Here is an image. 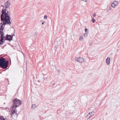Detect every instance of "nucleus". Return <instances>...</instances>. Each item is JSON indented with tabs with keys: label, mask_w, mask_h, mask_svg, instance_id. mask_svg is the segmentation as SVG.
Returning a JSON list of instances; mask_svg holds the SVG:
<instances>
[{
	"label": "nucleus",
	"mask_w": 120,
	"mask_h": 120,
	"mask_svg": "<svg viewBox=\"0 0 120 120\" xmlns=\"http://www.w3.org/2000/svg\"><path fill=\"white\" fill-rule=\"evenodd\" d=\"M8 61L6 60L5 58L2 57L0 58V67L4 69L7 68L8 67Z\"/></svg>",
	"instance_id": "nucleus-1"
},
{
	"label": "nucleus",
	"mask_w": 120,
	"mask_h": 120,
	"mask_svg": "<svg viewBox=\"0 0 120 120\" xmlns=\"http://www.w3.org/2000/svg\"><path fill=\"white\" fill-rule=\"evenodd\" d=\"M22 101L16 98L13 99L12 101L13 108H16L21 105Z\"/></svg>",
	"instance_id": "nucleus-2"
},
{
	"label": "nucleus",
	"mask_w": 120,
	"mask_h": 120,
	"mask_svg": "<svg viewBox=\"0 0 120 120\" xmlns=\"http://www.w3.org/2000/svg\"><path fill=\"white\" fill-rule=\"evenodd\" d=\"M14 34L13 35H12L7 34L6 35L5 37L1 38L0 42L3 43L5 42V40L9 41H10L12 40L13 36H14Z\"/></svg>",
	"instance_id": "nucleus-3"
},
{
	"label": "nucleus",
	"mask_w": 120,
	"mask_h": 120,
	"mask_svg": "<svg viewBox=\"0 0 120 120\" xmlns=\"http://www.w3.org/2000/svg\"><path fill=\"white\" fill-rule=\"evenodd\" d=\"M10 15H7L6 16H4L1 17V20L2 21H5V20H6L8 21V22L9 23V25L11 24V22L10 20H11V18L10 16Z\"/></svg>",
	"instance_id": "nucleus-4"
},
{
	"label": "nucleus",
	"mask_w": 120,
	"mask_h": 120,
	"mask_svg": "<svg viewBox=\"0 0 120 120\" xmlns=\"http://www.w3.org/2000/svg\"><path fill=\"white\" fill-rule=\"evenodd\" d=\"M4 8V7H3L2 10L1 11L2 14H1L0 15L1 17L6 16V15H9L10 12V11L7 10L6 8Z\"/></svg>",
	"instance_id": "nucleus-5"
},
{
	"label": "nucleus",
	"mask_w": 120,
	"mask_h": 120,
	"mask_svg": "<svg viewBox=\"0 0 120 120\" xmlns=\"http://www.w3.org/2000/svg\"><path fill=\"white\" fill-rule=\"evenodd\" d=\"M75 59V60L80 63L85 62L86 61V59L84 57H79L77 59L76 58Z\"/></svg>",
	"instance_id": "nucleus-6"
},
{
	"label": "nucleus",
	"mask_w": 120,
	"mask_h": 120,
	"mask_svg": "<svg viewBox=\"0 0 120 120\" xmlns=\"http://www.w3.org/2000/svg\"><path fill=\"white\" fill-rule=\"evenodd\" d=\"M3 22H2V25H1V26L0 27V30H2L3 31V30L4 29V26L5 25H6L7 24H8V25H9V23L8 22V21L6 20H5V21H3Z\"/></svg>",
	"instance_id": "nucleus-7"
},
{
	"label": "nucleus",
	"mask_w": 120,
	"mask_h": 120,
	"mask_svg": "<svg viewBox=\"0 0 120 120\" xmlns=\"http://www.w3.org/2000/svg\"><path fill=\"white\" fill-rule=\"evenodd\" d=\"M10 1L9 0H8L7 1L5 4V8H8L11 5Z\"/></svg>",
	"instance_id": "nucleus-8"
},
{
	"label": "nucleus",
	"mask_w": 120,
	"mask_h": 120,
	"mask_svg": "<svg viewBox=\"0 0 120 120\" xmlns=\"http://www.w3.org/2000/svg\"><path fill=\"white\" fill-rule=\"evenodd\" d=\"M12 109L11 110V112L12 113V115L14 113H15L16 114V115H17V114L16 113V112H17V110H16V108H13V106H12Z\"/></svg>",
	"instance_id": "nucleus-9"
},
{
	"label": "nucleus",
	"mask_w": 120,
	"mask_h": 120,
	"mask_svg": "<svg viewBox=\"0 0 120 120\" xmlns=\"http://www.w3.org/2000/svg\"><path fill=\"white\" fill-rule=\"evenodd\" d=\"M110 61V58L109 57H108L106 60V62L107 65H109V64Z\"/></svg>",
	"instance_id": "nucleus-10"
},
{
	"label": "nucleus",
	"mask_w": 120,
	"mask_h": 120,
	"mask_svg": "<svg viewBox=\"0 0 120 120\" xmlns=\"http://www.w3.org/2000/svg\"><path fill=\"white\" fill-rule=\"evenodd\" d=\"M2 31V30H0V34L1 35L0 36V38L5 37L4 36H3L4 34Z\"/></svg>",
	"instance_id": "nucleus-11"
},
{
	"label": "nucleus",
	"mask_w": 120,
	"mask_h": 120,
	"mask_svg": "<svg viewBox=\"0 0 120 120\" xmlns=\"http://www.w3.org/2000/svg\"><path fill=\"white\" fill-rule=\"evenodd\" d=\"M92 115V112H90L88 114H87V116H86V117L88 119L90 118L91 116Z\"/></svg>",
	"instance_id": "nucleus-12"
},
{
	"label": "nucleus",
	"mask_w": 120,
	"mask_h": 120,
	"mask_svg": "<svg viewBox=\"0 0 120 120\" xmlns=\"http://www.w3.org/2000/svg\"><path fill=\"white\" fill-rule=\"evenodd\" d=\"M7 120V119H5L4 117L2 116H0V120Z\"/></svg>",
	"instance_id": "nucleus-13"
},
{
	"label": "nucleus",
	"mask_w": 120,
	"mask_h": 120,
	"mask_svg": "<svg viewBox=\"0 0 120 120\" xmlns=\"http://www.w3.org/2000/svg\"><path fill=\"white\" fill-rule=\"evenodd\" d=\"M118 4V2L115 1L113 3H112V4H114L115 6L117 5Z\"/></svg>",
	"instance_id": "nucleus-14"
},
{
	"label": "nucleus",
	"mask_w": 120,
	"mask_h": 120,
	"mask_svg": "<svg viewBox=\"0 0 120 120\" xmlns=\"http://www.w3.org/2000/svg\"><path fill=\"white\" fill-rule=\"evenodd\" d=\"M36 107V106L35 104H33L32 105V107L34 109H35Z\"/></svg>",
	"instance_id": "nucleus-15"
},
{
	"label": "nucleus",
	"mask_w": 120,
	"mask_h": 120,
	"mask_svg": "<svg viewBox=\"0 0 120 120\" xmlns=\"http://www.w3.org/2000/svg\"><path fill=\"white\" fill-rule=\"evenodd\" d=\"M56 83L55 82H54V83L53 84H52V86H53L52 87H56L57 86V85H55Z\"/></svg>",
	"instance_id": "nucleus-16"
},
{
	"label": "nucleus",
	"mask_w": 120,
	"mask_h": 120,
	"mask_svg": "<svg viewBox=\"0 0 120 120\" xmlns=\"http://www.w3.org/2000/svg\"><path fill=\"white\" fill-rule=\"evenodd\" d=\"M83 37L82 36H81L80 37V38H79V39H80V40L82 41L83 40Z\"/></svg>",
	"instance_id": "nucleus-17"
},
{
	"label": "nucleus",
	"mask_w": 120,
	"mask_h": 120,
	"mask_svg": "<svg viewBox=\"0 0 120 120\" xmlns=\"http://www.w3.org/2000/svg\"><path fill=\"white\" fill-rule=\"evenodd\" d=\"M88 33H85L84 34V37H86L87 36V34H88Z\"/></svg>",
	"instance_id": "nucleus-18"
},
{
	"label": "nucleus",
	"mask_w": 120,
	"mask_h": 120,
	"mask_svg": "<svg viewBox=\"0 0 120 120\" xmlns=\"http://www.w3.org/2000/svg\"><path fill=\"white\" fill-rule=\"evenodd\" d=\"M85 31L86 32V33H88V29H87L85 28Z\"/></svg>",
	"instance_id": "nucleus-19"
},
{
	"label": "nucleus",
	"mask_w": 120,
	"mask_h": 120,
	"mask_svg": "<svg viewBox=\"0 0 120 120\" xmlns=\"http://www.w3.org/2000/svg\"><path fill=\"white\" fill-rule=\"evenodd\" d=\"M47 16L46 15H45L44 17V19H45L47 18Z\"/></svg>",
	"instance_id": "nucleus-20"
},
{
	"label": "nucleus",
	"mask_w": 120,
	"mask_h": 120,
	"mask_svg": "<svg viewBox=\"0 0 120 120\" xmlns=\"http://www.w3.org/2000/svg\"><path fill=\"white\" fill-rule=\"evenodd\" d=\"M92 21L93 23H94L95 21V20L94 19V18H92Z\"/></svg>",
	"instance_id": "nucleus-21"
},
{
	"label": "nucleus",
	"mask_w": 120,
	"mask_h": 120,
	"mask_svg": "<svg viewBox=\"0 0 120 120\" xmlns=\"http://www.w3.org/2000/svg\"><path fill=\"white\" fill-rule=\"evenodd\" d=\"M112 6L113 8H114L115 7V6H116L114 4H112Z\"/></svg>",
	"instance_id": "nucleus-22"
},
{
	"label": "nucleus",
	"mask_w": 120,
	"mask_h": 120,
	"mask_svg": "<svg viewBox=\"0 0 120 120\" xmlns=\"http://www.w3.org/2000/svg\"><path fill=\"white\" fill-rule=\"evenodd\" d=\"M93 17H95V16H96V14L95 13H94L93 14Z\"/></svg>",
	"instance_id": "nucleus-23"
},
{
	"label": "nucleus",
	"mask_w": 120,
	"mask_h": 120,
	"mask_svg": "<svg viewBox=\"0 0 120 120\" xmlns=\"http://www.w3.org/2000/svg\"><path fill=\"white\" fill-rule=\"evenodd\" d=\"M47 77H46V78H44V80H47Z\"/></svg>",
	"instance_id": "nucleus-24"
},
{
	"label": "nucleus",
	"mask_w": 120,
	"mask_h": 120,
	"mask_svg": "<svg viewBox=\"0 0 120 120\" xmlns=\"http://www.w3.org/2000/svg\"><path fill=\"white\" fill-rule=\"evenodd\" d=\"M2 22H1L0 23V27L1 26V25H2Z\"/></svg>",
	"instance_id": "nucleus-25"
},
{
	"label": "nucleus",
	"mask_w": 120,
	"mask_h": 120,
	"mask_svg": "<svg viewBox=\"0 0 120 120\" xmlns=\"http://www.w3.org/2000/svg\"><path fill=\"white\" fill-rule=\"evenodd\" d=\"M44 22H42V25H43L44 24Z\"/></svg>",
	"instance_id": "nucleus-26"
},
{
	"label": "nucleus",
	"mask_w": 120,
	"mask_h": 120,
	"mask_svg": "<svg viewBox=\"0 0 120 120\" xmlns=\"http://www.w3.org/2000/svg\"><path fill=\"white\" fill-rule=\"evenodd\" d=\"M3 43H2L1 42H0V45H2V44Z\"/></svg>",
	"instance_id": "nucleus-27"
},
{
	"label": "nucleus",
	"mask_w": 120,
	"mask_h": 120,
	"mask_svg": "<svg viewBox=\"0 0 120 120\" xmlns=\"http://www.w3.org/2000/svg\"><path fill=\"white\" fill-rule=\"evenodd\" d=\"M52 61H50V64H51V62H52Z\"/></svg>",
	"instance_id": "nucleus-28"
},
{
	"label": "nucleus",
	"mask_w": 120,
	"mask_h": 120,
	"mask_svg": "<svg viewBox=\"0 0 120 120\" xmlns=\"http://www.w3.org/2000/svg\"><path fill=\"white\" fill-rule=\"evenodd\" d=\"M92 43H91L90 44V45H92Z\"/></svg>",
	"instance_id": "nucleus-29"
},
{
	"label": "nucleus",
	"mask_w": 120,
	"mask_h": 120,
	"mask_svg": "<svg viewBox=\"0 0 120 120\" xmlns=\"http://www.w3.org/2000/svg\"><path fill=\"white\" fill-rule=\"evenodd\" d=\"M38 82H40V81L39 80H38Z\"/></svg>",
	"instance_id": "nucleus-30"
},
{
	"label": "nucleus",
	"mask_w": 120,
	"mask_h": 120,
	"mask_svg": "<svg viewBox=\"0 0 120 120\" xmlns=\"http://www.w3.org/2000/svg\"><path fill=\"white\" fill-rule=\"evenodd\" d=\"M1 6L2 7H4V6H3V5H1Z\"/></svg>",
	"instance_id": "nucleus-31"
},
{
	"label": "nucleus",
	"mask_w": 120,
	"mask_h": 120,
	"mask_svg": "<svg viewBox=\"0 0 120 120\" xmlns=\"http://www.w3.org/2000/svg\"><path fill=\"white\" fill-rule=\"evenodd\" d=\"M56 46H55V47L56 48L57 47V46H56Z\"/></svg>",
	"instance_id": "nucleus-32"
},
{
	"label": "nucleus",
	"mask_w": 120,
	"mask_h": 120,
	"mask_svg": "<svg viewBox=\"0 0 120 120\" xmlns=\"http://www.w3.org/2000/svg\"><path fill=\"white\" fill-rule=\"evenodd\" d=\"M109 9H111L110 8H109Z\"/></svg>",
	"instance_id": "nucleus-33"
},
{
	"label": "nucleus",
	"mask_w": 120,
	"mask_h": 120,
	"mask_svg": "<svg viewBox=\"0 0 120 120\" xmlns=\"http://www.w3.org/2000/svg\"><path fill=\"white\" fill-rule=\"evenodd\" d=\"M109 9H111L110 8H109Z\"/></svg>",
	"instance_id": "nucleus-34"
},
{
	"label": "nucleus",
	"mask_w": 120,
	"mask_h": 120,
	"mask_svg": "<svg viewBox=\"0 0 120 120\" xmlns=\"http://www.w3.org/2000/svg\"><path fill=\"white\" fill-rule=\"evenodd\" d=\"M91 120H93V119H92Z\"/></svg>",
	"instance_id": "nucleus-35"
}]
</instances>
